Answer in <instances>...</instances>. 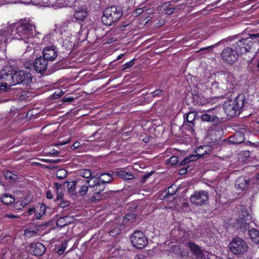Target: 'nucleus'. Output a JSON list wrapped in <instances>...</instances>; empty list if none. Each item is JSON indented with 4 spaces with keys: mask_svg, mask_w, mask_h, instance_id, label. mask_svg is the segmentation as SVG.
Instances as JSON below:
<instances>
[{
    "mask_svg": "<svg viewBox=\"0 0 259 259\" xmlns=\"http://www.w3.org/2000/svg\"><path fill=\"white\" fill-rule=\"evenodd\" d=\"M134 61H135V60L133 59L131 61L123 64L122 66V69L123 70H125L127 69H129V68H131L135 64Z\"/></svg>",
    "mask_w": 259,
    "mask_h": 259,
    "instance_id": "obj_44",
    "label": "nucleus"
},
{
    "mask_svg": "<svg viewBox=\"0 0 259 259\" xmlns=\"http://www.w3.org/2000/svg\"><path fill=\"white\" fill-rule=\"evenodd\" d=\"M112 174L114 176H119L120 178L125 180H132L135 178L132 174L127 172L124 170L113 171L112 172Z\"/></svg>",
    "mask_w": 259,
    "mask_h": 259,
    "instance_id": "obj_24",
    "label": "nucleus"
},
{
    "mask_svg": "<svg viewBox=\"0 0 259 259\" xmlns=\"http://www.w3.org/2000/svg\"><path fill=\"white\" fill-rule=\"evenodd\" d=\"M64 67V63L62 61H58L52 66L53 71H57Z\"/></svg>",
    "mask_w": 259,
    "mask_h": 259,
    "instance_id": "obj_40",
    "label": "nucleus"
},
{
    "mask_svg": "<svg viewBox=\"0 0 259 259\" xmlns=\"http://www.w3.org/2000/svg\"><path fill=\"white\" fill-rule=\"evenodd\" d=\"M209 198L208 193L205 191L195 192L190 198L191 202L197 206H201L206 203Z\"/></svg>",
    "mask_w": 259,
    "mask_h": 259,
    "instance_id": "obj_10",
    "label": "nucleus"
},
{
    "mask_svg": "<svg viewBox=\"0 0 259 259\" xmlns=\"http://www.w3.org/2000/svg\"><path fill=\"white\" fill-rule=\"evenodd\" d=\"M25 232L26 234H29L30 235H34V234H35L36 233L35 231H31L30 229H26L25 231Z\"/></svg>",
    "mask_w": 259,
    "mask_h": 259,
    "instance_id": "obj_63",
    "label": "nucleus"
},
{
    "mask_svg": "<svg viewBox=\"0 0 259 259\" xmlns=\"http://www.w3.org/2000/svg\"><path fill=\"white\" fill-rule=\"evenodd\" d=\"M12 34H10L9 30H0V48H6V45L10 42L12 39Z\"/></svg>",
    "mask_w": 259,
    "mask_h": 259,
    "instance_id": "obj_15",
    "label": "nucleus"
},
{
    "mask_svg": "<svg viewBox=\"0 0 259 259\" xmlns=\"http://www.w3.org/2000/svg\"><path fill=\"white\" fill-rule=\"evenodd\" d=\"M122 15L121 8L115 6L109 7L103 11L101 20L104 25L111 26L118 21Z\"/></svg>",
    "mask_w": 259,
    "mask_h": 259,
    "instance_id": "obj_5",
    "label": "nucleus"
},
{
    "mask_svg": "<svg viewBox=\"0 0 259 259\" xmlns=\"http://www.w3.org/2000/svg\"><path fill=\"white\" fill-rule=\"evenodd\" d=\"M58 56V51L54 46L46 47L42 52V57L47 61H53Z\"/></svg>",
    "mask_w": 259,
    "mask_h": 259,
    "instance_id": "obj_13",
    "label": "nucleus"
},
{
    "mask_svg": "<svg viewBox=\"0 0 259 259\" xmlns=\"http://www.w3.org/2000/svg\"><path fill=\"white\" fill-rule=\"evenodd\" d=\"M113 176L114 175L112 173H102L99 176L97 175L92 176V179L95 178L96 181L106 185V184L110 183L113 181Z\"/></svg>",
    "mask_w": 259,
    "mask_h": 259,
    "instance_id": "obj_16",
    "label": "nucleus"
},
{
    "mask_svg": "<svg viewBox=\"0 0 259 259\" xmlns=\"http://www.w3.org/2000/svg\"><path fill=\"white\" fill-rule=\"evenodd\" d=\"M1 201L3 203L6 205H9L15 202V198L11 195L5 194L1 197Z\"/></svg>",
    "mask_w": 259,
    "mask_h": 259,
    "instance_id": "obj_27",
    "label": "nucleus"
},
{
    "mask_svg": "<svg viewBox=\"0 0 259 259\" xmlns=\"http://www.w3.org/2000/svg\"><path fill=\"white\" fill-rule=\"evenodd\" d=\"M68 187V192L71 194V195H76L75 194V183L74 182H71V183H70V185Z\"/></svg>",
    "mask_w": 259,
    "mask_h": 259,
    "instance_id": "obj_43",
    "label": "nucleus"
},
{
    "mask_svg": "<svg viewBox=\"0 0 259 259\" xmlns=\"http://www.w3.org/2000/svg\"><path fill=\"white\" fill-rule=\"evenodd\" d=\"M144 12L143 8H139L136 9L133 13V15L135 16H138L140 15H141Z\"/></svg>",
    "mask_w": 259,
    "mask_h": 259,
    "instance_id": "obj_53",
    "label": "nucleus"
},
{
    "mask_svg": "<svg viewBox=\"0 0 259 259\" xmlns=\"http://www.w3.org/2000/svg\"><path fill=\"white\" fill-rule=\"evenodd\" d=\"M218 78L221 87L225 91L231 92L237 86L236 78L230 72L222 71L219 73Z\"/></svg>",
    "mask_w": 259,
    "mask_h": 259,
    "instance_id": "obj_6",
    "label": "nucleus"
},
{
    "mask_svg": "<svg viewBox=\"0 0 259 259\" xmlns=\"http://www.w3.org/2000/svg\"><path fill=\"white\" fill-rule=\"evenodd\" d=\"M175 9L172 7H170L167 11H166V13L168 15H171L174 13Z\"/></svg>",
    "mask_w": 259,
    "mask_h": 259,
    "instance_id": "obj_60",
    "label": "nucleus"
},
{
    "mask_svg": "<svg viewBox=\"0 0 259 259\" xmlns=\"http://www.w3.org/2000/svg\"><path fill=\"white\" fill-rule=\"evenodd\" d=\"M120 229L118 227H114L112 230L109 232V234L111 236H115L119 234Z\"/></svg>",
    "mask_w": 259,
    "mask_h": 259,
    "instance_id": "obj_45",
    "label": "nucleus"
},
{
    "mask_svg": "<svg viewBox=\"0 0 259 259\" xmlns=\"http://www.w3.org/2000/svg\"><path fill=\"white\" fill-rule=\"evenodd\" d=\"M258 37H259V33L249 34V37L239 39L233 46L240 55L246 52H254L258 50L259 41L253 40V39Z\"/></svg>",
    "mask_w": 259,
    "mask_h": 259,
    "instance_id": "obj_3",
    "label": "nucleus"
},
{
    "mask_svg": "<svg viewBox=\"0 0 259 259\" xmlns=\"http://www.w3.org/2000/svg\"><path fill=\"white\" fill-rule=\"evenodd\" d=\"M74 100V98L72 97H64L63 98V102H71Z\"/></svg>",
    "mask_w": 259,
    "mask_h": 259,
    "instance_id": "obj_56",
    "label": "nucleus"
},
{
    "mask_svg": "<svg viewBox=\"0 0 259 259\" xmlns=\"http://www.w3.org/2000/svg\"><path fill=\"white\" fill-rule=\"evenodd\" d=\"M239 55L235 48L228 47L222 51L221 57L224 63L233 65L238 61Z\"/></svg>",
    "mask_w": 259,
    "mask_h": 259,
    "instance_id": "obj_8",
    "label": "nucleus"
},
{
    "mask_svg": "<svg viewBox=\"0 0 259 259\" xmlns=\"http://www.w3.org/2000/svg\"><path fill=\"white\" fill-rule=\"evenodd\" d=\"M56 193H57V196H56L55 201L56 202H57L59 200H61L63 199V196H64V193H63V191H56Z\"/></svg>",
    "mask_w": 259,
    "mask_h": 259,
    "instance_id": "obj_48",
    "label": "nucleus"
},
{
    "mask_svg": "<svg viewBox=\"0 0 259 259\" xmlns=\"http://www.w3.org/2000/svg\"><path fill=\"white\" fill-rule=\"evenodd\" d=\"M67 245V242L65 241L62 242L61 244V249H63V250H65Z\"/></svg>",
    "mask_w": 259,
    "mask_h": 259,
    "instance_id": "obj_64",
    "label": "nucleus"
},
{
    "mask_svg": "<svg viewBox=\"0 0 259 259\" xmlns=\"http://www.w3.org/2000/svg\"><path fill=\"white\" fill-rule=\"evenodd\" d=\"M153 98L159 97L164 96V91L163 90L158 89L151 93Z\"/></svg>",
    "mask_w": 259,
    "mask_h": 259,
    "instance_id": "obj_39",
    "label": "nucleus"
},
{
    "mask_svg": "<svg viewBox=\"0 0 259 259\" xmlns=\"http://www.w3.org/2000/svg\"><path fill=\"white\" fill-rule=\"evenodd\" d=\"M79 174L80 176L85 178H90L92 175V171L88 169H83L80 170Z\"/></svg>",
    "mask_w": 259,
    "mask_h": 259,
    "instance_id": "obj_31",
    "label": "nucleus"
},
{
    "mask_svg": "<svg viewBox=\"0 0 259 259\" xmlns=\"http://www.w3.org/2000/svg\"><path fill=\"white\" fill-rule=\"evenodd\" d=\"M4 176L6 178L9 179L11 182H14L18 179V176L12 173L11 171L7 170L4 172Z\"/></svg>",
    "mask_w": 259,
    "mask_h": 259,
    "instance_id": "obj_30",
    "label": "nucleus"
},
{
    "mask_svg": "<svg viewBox=\"0 0 259 259\" xmlns=\"http://www.w3.org/2000/svg\"><path fill=\"white\" fill-rule=\"evenodd\" d=\"M72 221L73 219L71 217L68 216L61 217L57 220L56 225L57 226L63 228L65 226L71 224Z\"/></svg>",
    "mask_w": 259,
    "mask_h": 259,
    "instance_id": "obj_21",
    "label": "nucleus"
},
{
    "mask_svg": "<svg viewBox=\"0 0 259 259\" xmlns=\"http://www.w3.org/2000/svg\"><path fill=\"white\" fill-rule=\"evenodd\" d=\"M210 121L212 122V125H217L221 122L222 119L215 115H212Z\"/></svg>",
    "mask_w": 259,
    "mask_h": 259,
    "instance_id": "obj_42",
    "label": "nucleus"
},
{
    "mask_svg": "<svg viewBox=\"0 0 259 259\" xmlns=\"http://www.w3.org/2000/svg\"><path fill=\"white\" fill-rule=\"evenodd\" d=\"M136 216V213L134 212H130L125 215V220L126 219L128 221H132L134 219Z\"/></svg>",
    "mask_w": 259,
    "mask_h": 259,
    "instance_id": "obj_47",
    "label": "nucleus"
},
{
    "mask_svg": "<svg viewBox=\"0 0 259 259\" xmlns=\"http://www.w3.org/2000/svg\"><path fill=\"white\" fill-rule=\"evenodd\" d=\"M177 191V189L176 188H174L173 186H170L168 187L167 190V194L165 195V197H168L169 196L174 195Z\"/></svg>",
    "mask_w": 259,
    "mask_h": 259,
    "instance_id": "obj_37",
    "label": "nucleus"
},
{
    "mask_svg": "<svg viewBox=\"0 0 259 259\" xmlns=\"http://www.w3.org/2000/svg\"><path fill=\"white\" fill-rule=\"evenodd\" d=\"M26 205L24 202L19 201H17L14 204V207L18 210L23 209Z\"/></svg>",
    "mask_w": 259,
    "mask_h": 259,
    "instance_id": "obj_41",
    "label": "nucleus"
},
{
    "mask_svg": "<svg viewBox=\"0 0 259 259\" xmlns=\"http://www.w3.org/2000/svg\"><path fill=\"white\" fill-rule=\"evenodd\" d=\"M211 89L213 90L217 94L221 95L225 91L222 89L220 85V81L212 82Z\"/></svg>",
    "mask_w": 259,
    "mask_h": 259,
    "instance_id": "obj_28",
    "label": "nucleus"
},
{
    "mask_svg": "<svg viewBox=\"0 0 259 259\" xmlns=\"http://www.w3.org/2000/svg\"><path fill=\"white\" fill-rule=\"evenodd\" d=\"M33 67L36 72L42 74L47 70L48 61L42 56L37 57L33 62Z\"/></svg>",
    "mask_w": 259,
    "mask_h": 259,
    "instance_id": "obj_12",
    "label": "nucleus"
},
{
    "mask_svg": "<svg viewBox=\"0 0 259 259\" xmlns=\"http://www.w3.org/2000/svg\"><path fill=\"white\" fill-rule=\"evenodd\" d=\"M237 226L242 232H245L249 228V223L244 218H240L238 220Z\"/></svg>",
    "mask_w": 259,
    "mask_h": 259,
    "instance_id": "obj_25",
    "label": "nucleus"
},
{
    "mask_svg": "<svg viewBox=\"0 0 259 259\" xmlns=\"http://www.w3.org/2000/svg\"><path fill=\"white\" fill-rule=\"evenodd\" d=\"M244 134L241 132H236L234 134L228 138L229 141L233 144L242 143L244 140Z\"/></svg>",
    "mask_w": 259,
    "mask_h": 259,
    "instance_id": "obj_18",
    "label": "nucleus"
},
{
    "mask_svg": "<svg viewBox=\"0 0 259 259\" xmlns=\"http://www.w3.org/2000/svg\"><path fill=\"white\" fill-rule=\"evenodd\" d=\"M133 245L138 249H142L148 243V240L144 234L139 231H135L131 237Z\"/></svg>",
    "mask_w": 259,
    "mask_h": 259,
    "instance_id": "obj_9",
    "label": "nucleus"
},
{
    "mask_svg": "<svg viewBox=\"0 0 259 259\" xmlns=\"http://www.w3.org/2000/svg\"><path fill=\"white\" fill-rule=\"evenodd\" d=\"M10 68L7 67L1 72L0 78L3 81H7L10 85L17 84L27 85L32 81V75L30 73L24 70H10Z\"/></svg>",
    "mask_w": 259,
    "mask_h": 259,
    "instance_id": "obj_1",
    "label": "nucleus"
},
{
    "mask_svg": "<svg viewBox=\"0 0 259 259\" xmlns=\"http://www.w3.org/2000/svg\"><path fill=\"white\" fill-rule=\"evenodd\" d=\"M188 246L196 257L199 258H202L203 257V254L199 246L192 242H189Z\"/></svg>",
    "mask_w": 259,
    "mask_h": 259,
    "instance_id": "obj_20",
    "label": "nucleus"
},
{
    "mask_svg": "<svg viewBox=\"0 0 259 259\" xmlns=\"http://www.w3.org/2000/svg\"><path fill=\"white\" fill-rule=\"evenodd\" d=\"M4 217V218H8L10 219H16V218H18L19 216L13 215V214H5Z\"/></svg>",
    "mask_w": 259,
    "mask_h": 259,
    "instance_id": "obj_58",
    "label": "nucleus"
},
{
    "mask_svg": "<svg viewBox=\"0 0 259 259\" xmlns=\"http://www.w3.org/2000/svg\"><path fill=\"white\" fill-rule=\"evenodd\" d=\"M43 161H45L46 163H58L60 162L62 160L60 159H43Z\"/></svg>",
    "mask_w": 259,
    "mask_h": 259,
    "instance_id": "obj_52",
    "label": "nucleus"
},
{
    "mask_svg": "<svg viewBox=\"0 0 259 259\" xmlns=\"http://www.w3.org/2000/svg\"><path fill=\"white\" fill-rule=\"evenodd\" d=\"M13 31L15 33L12 34L11 39L22 40L24 43H28L37 34L35 26L28 22L18 23Z\"/></svg>",
    "mask_w": 259,
    "mask_h": 259,
    "instance_id": "obj_2",
    "label": "nucleus"
},
{
    "mask_svg": "<svg viewBox=\"0 0 259 259\" xmlns=\"http://www.w3.org/2000/svg\"><path fill=\"white\" fill-rule=\"evenodd\" d=\"M67 176V172L64 169H60L56 172V177L58 179L62 180Z\"/></svg>",
    "mask_w": 259,
    "mask_h": 259,
    "instance_id": "obj_32",
    "label": "nucleus"
},
{
    "mask_svg": "<svg viewBox=\"0 0 259 259\" xmlns=\"http://www.w3.org/2000/svg\"><path fill=\"white\" fill-rule=\"evenodd\" d=\"M178 157L176 156H172L167 160V162L171 165H175L178 164Z\"/></svg>",
    "mask_w": 259,
    "mask_h": 259,
    "instance_id": "obj_38",
    "label": "nucleus"
},
{
    "mask_svg": "<svg viewBox=\"0 0 259 259\" xmlns=\"http://www.w3.org/2000/svg\"><path fill=\"white\" fill-rule=\"evenodd\" d=\"M153 174V171H152L146 175H145L144 176H143L142 178H141V182L143 183H144L146 180L149 178H150V177Z\"/></svg>",
    "mask_w": 259,
    "mask_h": 259,
    "instance_id": "obj_50",
    "label": "nucleus"
},
{
    "mask_svg": "<svg viewBox=\"0 0 259 259\" xmlns=\"http://www.w3.org/2000/svg\"><path fill=\"white\" fill-rule=\"evenodd\" d=\"M45 246L40 242L31 243L29 247V251L35 256H40L46 251Z\"/></svg>",
    "mask_w": 259,
    "mask_h": 259,
    "instance_id": "obj_14",
    "label": "nucleus"
},
{
    "mask_svg": "<svg viewBox=\"0 0 259 259\" xmlns=\"http://www.w3.org/2000/svg\"><path fill=\"white\" fill-rule=\"evenodd\" d=\"M88 14L87 9L85 6L78 7L74 14V18L78 21H83Z\"/></svg>",
    "mask_w": 259,
    "mask_h": 259,
    "instance_id": "obj_17",
    "label": "nucleus"
},
{
    "mask_svg": "<svg viewBox=\"0 0 259 259\" xmlns=\"http://www.w3.org/2000/svg\"><path fill=\"white\" fill-rule=\"evenodd\" d=\"M88 190V186L85 185H82L79 187V190L77 191V194L81 196H83L86 194Z\"/></svg>",
    "mask_w": 259,
    "mask_h": 259,
    "instance_id": "obj_36",
    "label": "nucleus"
},
{
    "mask_svg": "<svg viewBox=\"0 0 259 259\" xmlns=\"http://www.w3.org/2000/svg\"><path fill=\"white\" fill-rule=\"evenodd\" d=\"M95 194V195L92 196L90 198L91 201L92 202L97 203L99 201H100L101 200L103 199V195H100L99 194Z\"/></svg>",
    "mask_w": 259,
    "mask_h": 259,
    "instance_id": "obj_35",
    "label": "nucleus"
},
{
    "mask_svg": "<svg viewBox=\"0 0 259 259\" xmlns=\"http://www.w3.org/2000/svg\"><path fill=\"white\" fill-rule=\"evenodd\" d=\"M8 82L5 81L4 84L1 83L0 84V93L1 94L10 93L11 94H14L15 93L16 91L10 87H8Z\"/></svg>",
    "mask_w": 259,
    "mask_h": 259,
    "instance_id": "obj_26",
    "label": "nucleus"
},
{
    "mask_svg": "<svg viewBox=\"0 0 259 259\" xmlns=\"http://www.w3.org/2000/svg\"><path fill=\"white\" fill-rule=\"evenodd\" d=\"M248 234L252 242L259 244V231L257 229H249Z\"/></svg>",
    "mask_w": 259,
    "mask_h": 259,
    "instance_id": "obj_22",
    "label": "nucleus"
},
{
    "mask_svg": "<svg viewBox=\"0 0 259 259\" xmlns=\"http://www.w3.org/2000/svg\"><path fill=\"white\" fill-rule=\"evenodd\" d=\"M80 143L78 142H76L71 146V148L73 150L76 149L80 147Z\"/></svg>",
    "mask_w": 259,
    "mask_h": 259,
    "instance_id": "obj_59",
    "label": "nucleus"
},
{
    "mask_svg": "<svg viewBox=\"0 0 259 259\" xmlns=\"http://www.w3.org/2000/svg\"><path fill=\"white\" fill-rule=\"evenodd\" d=\"M89 186L94 188V190H93L94 194H99L100 195H102L101 192L104 191L106 187L105 185L101 184V183L96 180H95L94 183L93 185H89Z\"/></svg>",
    "mask_w": 259,
    "mask_h": 259,
    "instance_id": "obj_23",
    "label": "nucleus"
},
{
    "mask_svg": "<svg viewBox=\"0 0 259 259\" xmlns=\"http://www.w3.org/2000/svg\"><path fill=\"white\" fill-rule=\"evenodd\" d=\"M18 99L21 101H25L28 99L29 96L26 92L19 91L17 94Z\"/></svg>",
    "mask_w": 259,
    "mask_h": 259,
    "instance_id": "obj_33",
    "label": "nucleus"
},
{
    "mask_svg": "<svg viewBox=\"0 0 259 259\" xmlns=\"http://www.w3.org/2000/svg\"><path fill=\"white\" fill-rule=\"evenodd\" d=\"M59 206L62 208H64L69 205V202L66 200H62L59 204Z\"/></svg>",
    "mask_w": 259,
    "mask_h": 259,
    "instance_id": "obj_55",
    "label": "nucleus"
},
{
    "mask_svg": "<svg viewBox=\"0 0 259 259\" xmlns=\"http://www.w3.org/2000/svg\"><path fill=\"white\" fill-rule=\"evenodd\" d=\"M198 159V157L195 155H192L190 156L185 157L182 161L178 164V166H182L186 163H188L191 161H194Z\"/></svg>",
    "mask_w": 259,
    "mask_h": 259,
    "instance_id": "obj_29",
    "label": "nucleus"
},
{
    "mask_svg": "<svg viewBox=\"0 0 259 259\" xmlns=\"http://www.w3.org/2000/svg\"><path fill=\"white\" fill-rule=\"evenodd\" d=\"M245 99L243 95H238L234 100L227 99L224 103V109L226 114L229 116L239 115L244 108Z\"/></svg>",
    "mask_w": 259,
    "mask_h": 259,
    "instance_id": "obj_4",
    "label": "nucleus"
},
{
    "mask_svg": "<svg viewBox=\"0 0 259 259\" xmlns=\"http://www.w3.org/2000/svg\"><path fill=\"white\" fill-rule=\"evenodd\" d=\"M187 168H183L181 169H180L179 174L181 175H185L187 173Z\"/></svg>",
    "mask_w": 259,
    "mask_h": 259,
    "instance_id": "obj_62",
    "label": "nucleus"
},
{
    "mask_svg": "<svg viewBox=\"0 0 259 259\" xmlns=\"http://www.w3.org/2000/svg\"><path fill=\"white\" fill-rule=\"evenodd\" d=\"M250 180L248 178L240 177L235 182V186L238 189L244 190L248 187Z\"/></svg>",
    "mask_w": 259,
    "mask_h": 259,
    "instance_id": "obj_19",
    "label": "nucleus"
},
{
    "mask_svg": "<svg viewBox=\"0 0 259 259\" xmlns=\"http://www.w3.org/2000/svg\"><path fill=\"white\" fill-rule=\"evenodd\" d=\"M170 2L165 3L161 5L160 10H162L163 11L166 12L170 8Z\"/></svg>",
    "mask_w": 259,
    "mask_h": 259,
    "instance_id": "obj_51",
    "label": "nucleus"
},
{
    "mask_svg": "<svg viewBox=\"0 0 259 259\" xmlns=\"http://www.w3.org/2000/svg\"><path fill=\"white\" fill-rule=\"evenodd\" d=\"M46 196L47 198L49 199H52L53 198V195L51 191H47Z\"/></svg>",
    "mask_w": 259,
    "mask_h": 259,
    "instance_id": "obj_61",
    "label": "nucleus"
},
{
    "mask_svg": "<svg viewBox=\"0 0 259 259\" xmlns=\"http://www.w3.org/2000/svg\"><path fill=\"white\" fill-rule=\"evenodd\" d=\"M197 116V113L196 111H190L187 115L184 116V122L183 126L190 131L192 133L194 132L195 123V121Z\"/></svg>",
    "mask_w": 259,
    "mask_h": 259,
    "instance_id": "obj_11",
    "label": "nucleus"
},
{
    "mask_svg": "<svg viewBox=\"0 0 259 259\" xmlns=\"http://www.w3.org/2000/svg\"><path fill=\"white\" fill-rule=\"evenodd\" d=\"M67 184L68 186L70 185V182H65L63 184H59L58 183H55L56 191H63L65 187V185Z\"/></svg>",
    "mask_w": 259,
    "mask_h": 259,
    "instance_id": "obj_34",
    "label": "nucleus"
},
{
    "mask_svg": "<svg viewBox=\"0 0 259 259\" xmlns=\"http://www.w3.org/2000/svg\"><path fill=\"white\" fill-rule=\"evenodd\" d=\"M230 251L235 255H242L247 250V245L242 238H234L229 244Z\"/></svg>",
    "mask_w": 259,
    "mask_h": 259,
    "instance_id": "obj_7",
    "label": "nucleus"
},
{
    "mask_svg": "<svg viewBox=\"0 0 259 259\" xmlns=\"http://www.w3.org/2000/svg\"><path fill=\"white\" fill-rule=\"evenodd\" d=\"M46 209V206L44 204H41L40 206V212L42 214H44L45 213Z\"/></svg>",
    "mask_w": 259,
    "mask_h": 259,
    "instance_id": "obj_57",
    "label": "nucleus"
},
{
    "mask_svg": "<svg viewBox=\"0 0 259 259\" xmlns=\"http://www.w3.org/2000/svg\"><path fill=\"white\" fill-rule=\"evenodd\" d=\"M211 115L208 114H203L201 115V119L203 121H210Z\"/></svg>",
    "mask_w": 259,
    "mask_h": 259,
    "instance_id": "obj_49",
    "label": "nucleus"
},
{
    "mask_svg": "<svg viewBox=\"0 0 259 259\" xmlns=\"http://www.w3.org/2000/svg\"><path fill=\"white\" fill-rule=\"evenodd\" d=\"M66 7H71L75 2V0H64Z\"/></svg>",
    "mask_w": 259,
    "mask_h": 259,
    "instance_id": "obj_54",
    "label": "nucleus"
},
{
    "mask_svg": "<svg viewBox=\"0 0 259 259\" xmlns=\"http://www.w3.org/2000/svg\"><path fill=\"white\" fill-rule=\"evenodd\" d=\"M207 148V146H203L199 147V148H198L197 149L196 152L197 153V154L200 156V157H203V155L205 154L204 153H202L201 150H203V148ZM205 154H206V150H205Z\"/></svg>",
    "mask_w": 259,
    "mask_h": 259,
    "instance_id": "obj_46",
    "label": "nucleus"
}]
</instances>
